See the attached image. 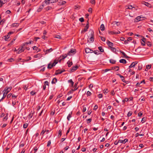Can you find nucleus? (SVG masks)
Segmentation results:
<instances>
[{
	"label": "nucleus",
	"instance_id": "nucleus-1",
	"mask_svg": "<svg viewBox=\"0 0 153 153\" xmlns=\"http://www.w3.org/2000/svg\"><path fill=\"white\" fill-rule=\"evenodd\" d=\"M94 32H92L91 34V36L90 38L88 40V42H93L94 41Z\"/></svg>",
	"mask_w": 153,
	"mask_h": 153
},
{
	"label": "nucleus",
	"instance_id": "nucleus-2",
	"mask_svg": "<svg viewBox=\"0 0 153 153\" xmlns=\"http://www.w3.org/2000/svg\"><path fill=\"white\" fill-rule=\"evenodd\" d=\"M76 53V50L75 49H72L68 53V55L69 56L75 54Z\"/></svg>",
	"mask_w": 153,
	"mask_h": 153
},
{
	"label": "nucleus",
	"instance_id": "nucleus-3",
	"mask_svg": "<svg viewBox=\"0 0 153 153\" xmlns=\"http://www.w3.org/2000/svg\"><path fill=\"white\" fill-rule=\"evenodd\" d=\"M4 94L3 97L0 100V102L1 101V100L4 98L6 97L7 94L9 92L6 89V88H5V89L4 90Z\"/></svg>",
	"mask_w": 153,
	"mask_h": 153
},
{
	"label": "nucleus",
	"instance_id": "nucleus-4",
	"mask_svg": "<svg viewBox=\"0 0 153 153\" xmlns=\"http://www.w3.org/2000/svg\"><path fill=\"white\" fill-rule=\"evenodd\" d=\"M78 68V67L76 65L74 67H73L72 68H71L69 70V72H73L75 71H76L77 68Z\"/></svg>",
	"mask_w": 153,
	"mask_h": 153
},
{
	"label": "nucleus",
	"instance_id": "nucleus-5",
	"mask_svg": "<svg viewBox=\"0 0 153 153\" xmlns=\"http://www.w3.org/2000/svg\"><path fill=\"white\" fill-rule=\"evenodd\" d=\"M143 18V17H141L140 16H138L135 19L134 21L136 22H137L139 21L142 20L141 19Z\"/></svg>",
	"mask_w": 153,
	"mask_h": 153
},
{
	"label": "nucleus",
	"instance_id": "nucleus-6",
	"mask_svg": "<svg viewBox=\"0 0 153 153\" xmlns=\"http://www.w3.org/2000/svg\"><path fill=\"white\" fill-rule=\"evenodd\" d=\"M87 23L83 30V31L84 32H86L87 30L89 27V22L88 20L87 21Z\"/></svg>",
	"mask_w": 153,
	"mask_h": 153
},
{
	"label": "nucleus",
	"instance_id": "nucleus-7",
	"mask_svg": "<svg viewBox=\"0 0 153 153\" xmlns=\"http://www.w3.org/2000/svg\"><path fill=\"white\" fill-rule=\"evenodd\" d=\"M117 75L119 76L120 77L121 80L123 82H125L126 83H127L126 82V81L125 80L124 77L123 76H122L119 74H117Z\"/></svg>",
	"mask_w": 153,
	"mask_h": 153
},
{
	"label": "nucleus",
	"instance_id": "nucleus-8",
	"mask_svg": "<svg viewBox=\"0 0 153 153\" xmlns=\"http://www.w3.org/2000/svg\"><path fill=\"white\" fill-rule=\"evenodd\" d=\"M58 60L56 59L54 60L53 63H51V67H53L55 65L58 63Z\"/></svg>",
	"mask_w": 153,
	"mask_h": 153
},
{
	"label": "nucleus",
	"instance_id": "nucleus-9",
	"mask_svg": "<svg viewBox=\"0 0 153 153\" xmlns=\"http://www.w3.org/2000/svg\"><path fill=\"white\" fill-rule=\"evenodd\" d=\"M58 60L56 59L54 60L53 63H51V67H53L55 65L58 63Z\"/></svg>",
	"mask_w": 153,
	"mask_h": 153
},
{
	"label": "nucleus",
	"instance_id": "nucleus-10",
	"mask_svg": "<svg viewBox=\"0 0 153 153\" xmlns=\"http://www.w3.org/2000/svg\"><path fill=\"white\" fill-rule=\"evenodd\" d=\"M58 60L56 59L54 60L53 63H51V67H53L55 65L58 63Z\"/></svg>",
	"mask_w": 153,
	"mask_h": 153
},
{
	"label": "nucleus",
	"instance_id": "nucleus-11",
	"mask_svg": "<svg viewBox=\"0 0 153 153\" xmlns=\"http://www.w3.org/2000/svg\"><path fill=\"white\" fill-rule=\"evenodd\" d=\"M137 63V62H133L131 65L129 66V68L134 67L135 65Z\"/></svg>",
	"mask_w": 153,
	"mask_h": 153
},
{
	"label": "nucleus",
	"instance_id": "nucleus-12",
	"mask_svg": "<svg viewBox=\"0 0 153 153\" xmlns=\"http://www.w3.org/2000/svg\"><path fill=\"white\" fill-rule=\"evenodd\" d=\"M128 141V140L127 139H125L124 140H119V142L120 143H125L126 142Z\"/></svg>",
	"mask_w": 153,
	"mask_h": 153
},
{
	"label": "nucleus",
	"instance_id": "nucleus-13",
	"mask_svg": "<svg viewBox=\"0 0 153 153\" xmlns=\"http://www.w3.org/2000/svg\"><path fill=\"white\" fill-rule=\"evenodd\" d=\"M107 43L108 45L109 46L110 48L112 47V46H113V44L110 42L109 40H108L107 41Z\"/></svg>",
	"mask_w": 153,
	"mask_h": 153
},
{
	"label": "nucleus",
	"instance_id": "nucleus-14",
	"mask_svg": "<svg viewBox=\"0 0 153 153\" xmlns=\"http://www.w3.org/2000/svg\"><path fill=\"white\" fill-rule=\"evenodd\" d=\"M25 49H22L20 48H19L18 49V51L17 53L19 54L23 51H25Z\"/></svg>",
	"mask_w": 153,
	"mask_h": 153
},
{
	"label": "nucleus",
	"instance_id": "nucleus-15",
	"mask_svg": "<svg viewBox=\"0 0 153 153\" xmlns=\"http://www.w3.org/2000/svg\"><path fill=\"white\" fill-rule=\"evenodd\" d=\"M53 51V49L52 48H51L45 51V50H44V51L45 52V54H47L48 53H50L52 51Z\"/></svg>",
	"mask_w": 153,
	"mask_h": 153
},
{
	"label": "nucleus",
	"instance_id": "nucleus-16",
	"mask_svg": "<svg viewBox=\"0 0 153 153\" xmlns=\"http://www.w3.org/2000/svg\"><path fill=\"white\" fill-rule=\"evenodd\" d=\"M120 52L122 53L123 55V56H122L123 57H125L126 58H129V57L127 56V55L125 54V53L123 51H120Z\"/></svg>",
	"mask_w": 153,
	"mask_h": 153
},
{
	"label": "nucleus",
	"instance_id": "nucleus-17",
	"mask_svg": "<svg viewBox=\"0 0 153 153\" xmlns=\"http://www.w3.org/2000/svg\"><path fill=\"white\" fill-rule=\"evenodd\" d=\"M34 113V111H31L30 112V114L28 116V118L30 119L32 117Z\"/></svg>",
	"mask_w": 153,
	"mask_h": 153
},
{
	"label": "nucleus",
	"instance_id": "nucleus-18",
	"mask_svg": "<svg viewBox=\"0 0 153 153\" xmlns=\"http://www.w3.org/2000/svg\"><path fill=\"white\" fill-rule=\"evenodd\" d=\"M44 7V5L43 4H42V5H41L39 8L37 9V11L38 12H40L43 9V8Z\"/></svg>",
	"mask_w": 153,
	"mask_h": 153
},
{
	"label": "nucleus",
	"instance_id": "nucleus-19",
	"mask_svg": "<svg viewBox=\"0 0 153 153\" xmlns=\"http://www.w3.org/2000/svg\"><path fill=\"white\" fill-rule=\"evenodd\" d=\"M91 50L90 49L88 48H86L85 49V52L86 53H92V52H91Z\"/></svg>",
	"mask_w": 153,
	"mask_h": 153
},
{
	"label": "nucleus",
	"instance_id": "nucleus-20",
	"mask_svg": "<svg viewBox=\"0 0 153 153\" xmlns=\"http://www.w3.org/2000/svg\"><path fill=\"white\" fill-rule=\"evenodd\" d=\"M66 3V2L63 1H60L58 2V5H62L65 4Z\"/></svg>",
	"mask_w": 153,
	"mask_h": 153
},
{
	"label": "nucleus",
	"instance_id": "nucleus-21",
	"mask_svg": "<svg viewBox=\"0 0 153 153\" xmlns=\"http://www.w3.org/2000/svg\"><path fill=\"white\" fill-rule=\"evenodd\" d=\"M60 71V70H56V72L55 73V75H58L59 74H61L64 71H65V70H62V71H60V72H57L58 71Z\"/></svg>",
	"mask_w": 153,
	"mask_h": 153
},
{
	"label": "nucleus",
	"instance_id": "nucleus-22",
	"mask_svg": "<svg viewBox=\"0 0 153 153\" xmlns=\"http://www.w3.org/2000/svg\"><path fill=\"white\" fill-rule=\"evenodd\" d=\"M7 1L4 0H0V7H1L3 4L5 3Z\"/></svg>",
	"mask_w": 153,
	"mask_h": 153
},
{
	"label": "nucleus",
	"instance_id": "nucleus-23",
	"mask_svg": "<svg viewBox=\"0 0 153 153\" xmlns=\"http://www.w3.org/2000/svg\"><path fill=\"white\" fill-rule=\"evenodd\" d=\"M33 50H36L37 51V52H39L40 51V49L39 48H38L36 46H34L33 47Z\"/></svg>",
	"mask_w": 153,
	"mask_h": 153
},
{
	"label": "nucleus",
	"instance_id": "nucleus-24",
	"mask_svg": "<svg viewBox=\"0 0 153 153\" xmlns=\"http://www.w3.org/2000/svg\"><path fill=\"white\" fill-rule=\"evenodd\" d=\"M119 62L121 63L126 64L127 62L126 60L124 59H122L120 60Z\"/></svg>",
	"mask_w": 153,
	"mask_h": 153
},
{
	"label": "nucleus",
	"instance_id": "nucleus-25",
	"mask_svg": "<svg viewBox=\"0 0 153 153\" xmlns=\"http://www.w3.org/2000/svg\"><path fill=\"white\" fill-rule=\"evenodd\" d=\"M120 32L119 31H118L117 32H116L114 31H111L110 32V34H118L120 33Z\"/></svg>",
	"mask_w": 153,
	"mask_h": 153
},
{
	"label": "nucleus",
	"instance_id": "nucleus-26",
	"mask_svg": "<svg viewBox=\"0 0 153 153\" xmlns=\"http://www.w3.org/2000/svg\"><path fill=\"white\" fill-rule=\"evenodd\" d=\"M57 79L56 78H54L52 80L51 83L52 84H55L57 82Z\"/></svg>",
	"mask_w": 153,
	"mask_h": 153
},
{
	"label": "nucleus",
	"instance_id": "nucleus-27",
	"mask_svg": "<svg viewBox=\"0 0 153 153\" xmlns=\"http://www.w3.org/2000/svg\"><path fill=\"white\" fill-rule=\"evenodd\" d=\"M100 30L102 31H103V30H104L105 26H104V25L103 24H102L101 25L100 27Z\"/></svg>",
	"mask_w": 153,
	"mask_h": 153
},
{
	"label": "nucleus",
	"instance_id": "nucleus-28",
	"mask_svg": "<svg viewBox=\"0 0 153 153\" xmlns=\"http://www.w3.org/2000/svg\"><path fill=\"white\" fill-rule=\"evenodd\" d=\"M151 65H148L146 66V68L145 69L146 71H148V70L151 68Z\"/></svg>",
	"mask_w": 153,
	"mask_h": 153
},
{
	"label": "nucleus",
	"instance_id": "nucleus-29",
	"mask_svg": "<svg viewBox=\"0 0 153 153\" xmlns=\"http://www.w3.org/2000/svg\"><path fill=\"white\" fill-rule=\"evenodd\" d=\"M145 4L147 6V7L151 8L152 7V5H151L149 3H148V2H145Z\"/></svg>",
	"mask_w": 153,
	"mask_h": 153
},
{
	"label": "nucleus",
	"instance_id": "nucleus-30",
	"mask_svg": "<svg viewBox=\"0 0 153 153\" xmlns=\"http://www.w3.org/2000/svg\"><path fill=\"white\" fill-rule=\"evenodd\" d=\"M28 84L24 85H23V88L25 90V91L27 90V88H28Z\"/></svg>",
	"mask_w": 153,
	"mask_h": 153
},
{
	"label": "nucleus",
	"instance_id": "nucleus-31",
	"mask_svg": "<svg viewBox=\"0 0 153 153\" xmlns=\"http://www.w3.org/2000/svg\"><path fill=\"white\" fill-rule=\"evenodd\" d=\"M8 114L7 113L6 114V115L4 117L3 119V121H6L8 119L7 116Z\"/></svg>",
	"mask_w": 153,
	"mask_h": 153
},
{
	"label": "nucleus",
	"instance_id": "nucleus-32",
	"mask_svg": "<svg viewBox=\"0 0 153 153\" xmlns=\"http://www.w3.org/2000/svg\"><path fill=\"white\" fill-rule=\"evenodd\" d=\"M110 63L112 64H114L116 63V61L113 59H111L109 60Z\"/></svg>",
	"mask_w": 153,
	"mask_h": 153
},
{
	"label": "nucleus",
	"instance_id": "nucleus-33",
	"mask_svg": "<svg viewBox=\"0 0 153 153\" xmlns=\"http://www.w3.org/2000/svg\"><path fill=\"white\" fill-rule=\"evenodd\" d=\"M41 57V55L39 53L37 55H36L34 56V57L35 58H40Z\"/></svg>",
	"mask_w": 153,
	"mask_h": 153
},
{
	"label": "nucleus",
	"instance_id": "nucleus-34",
	"mask_svg": "<svg viewBox=\"0 0 153 153\" xmlns=\"http://www.w3.org/2000/svg\"><path fill=\"white\" fill-rule=\"evenodd\" d=\"M67 64H68V66L70 67L72 65L73 63L72 62H70L69 61H68L67 62Z\"/></svg>",
	"mask_w": 153,
	"mask_h": 153
},
{
	"label": "nucleus",
	"instance_id": "nucleus-35",
	"mask_svg": "<svg viewBox=\"0 0 153 153\" xmlns=\"http://www.w3.org/2000/svg\"><path fill=\"white\" fill-rule=\"evenodd\" d=\"M68 81L69 83H70L71 84L72 86H73V85H74V82L73 81L72 79H70L68 80Z\"/></svg>",
	"mask_w": 153,
	"mask_h": 153
},
{
	"label": "nucleus",
	"instance_id": "nucleus-36",
	"mask_svg": "<svg viewBox=\"0 0 153 153\" xmlns=\"http://www.w3.org/2000/svg\"><path fill=\"white\" fill-rule=\"evenodd\" d=\"M111 49L112 51H113L114 52L116 53L117 52V51H118L117 50H116V48H114L111 47Z\"/></svg>",
	"mask_w": 153,
	"mask_h": 153
},
{
	"label": "nucleus",
	"instance_id": "nucleus-37",
	"mask_svg": "<svg viewBox=\"0 0 153 153\" xmlns=\"http://www.w3.org/2000/svg\"><path fill=\"white\" fill-rule=\"evenodd\" d=\"M127 8L130 9H131L133 8H134V9H135L134 7H133L131 5H129Z\"/></svg>",
	"mask_w": 153,
	"mask_h": 153
},
{
	"label": "nucleus",
	"instance_id": "nucleus-38",
	"mask_svg": "<svg viewBox=\"0 0 153 153\" xmlns=\"http://www.w3.org/2000/svg\"><path fill=\"white\" fill-rule=\"evenodd\" d=\"M50 0H45V4H49L50 3H51Z\"/></svg>",
	"mask_w": 153,
	"mask_h": 153
},
{
	"label": "nucleus",
	"instance_id": "nucleus-39",
	"mask_svg": "<svg viewBox=\"0 0 153 153\" xmlns=\"http://www.w3.org/2000/svg\"><path fill=\"white\" fill-rule=\"evenodd\" d=\"M32 41H30L29 42H25L24 43V44H25V45L26 46V45H27L28 44H31L32 43Z\"/></svg>",
	"mask_w": 153,
	"mask_h": 153
},
{
	"label": "nucleus",
	"instance_id": "nucleus-40",
	"mask_svg": "<svg viewBox=\"0 0 153 153\" xmlns=\"http://www.w3.org/2000/svg\"><path fill=\"white\" fill-rule=\"evenodd\" d=\"M62 130L61 129H60L59 131H58V133H59L58 136L59 137H61V135L62 134Z\"/></svg>",
	"mask_w": 153,
	"mask_h": 153
},
{
	"label": "nucleus",
	"instance_id": "nucleus-41",
	"mask_svg": "<svg viewBox=\"0 0 153 153\" xmlns=\"http://www.w3.org/2000/svg\"><path fill=\"white\" fill-rule=\"evenodd\" d=\"M98 49L101 52H104V50L102 48V47H98Z\"/></svg>",
	"mask_w": 153,
	"mask_h": 153
},
{
	"label": "nucleus",
	"instance_id": "nucleus-42",
	"mask_svg": "<svg viewBox=\"0 0 153 153\" xmlns=\"http://www.w3.org/2000/svg\"><path fill=\"white\" fill-rule=\"evenodd\" d=\"M146 120V118L145 117H143L142 118V120H141V122L142 123L145 122Z\"/></svg>",
	"mask_w": 153,
	"mask_h": 153
},
{
	"label": "nucleus",
	"instance_id": "nucleus-43",
	"mask_svg": "<svg viewBox=\"0 0 153 153\" xmlns=\"http://www.w3.org/2000/svg\"><path fill=\"white\" fill-rule=\"evenodd\" d=\"M52 67H51V63L50 62L48 65V69H51L52 68Z\"/></svg>",
	"mask_w": 153,
	"mask_h": 153
},
{
	"label": "nucleus",
	"instance_id": "nucleus-44",
	"mask_svg": "<svg viewBox=\"0 0 153 153\" xmlns=\"http://www.w3.org/2000/svg\"><path fill=\"white\" fill-rule=\"evenodd\" d=\"M19 25V24L18 23H13L12 24V26L13 27H17Z\"/></svg>",
	"mask_w": 153,
	"mask_h": 153
},
{
	"label": "nucleus",
	"instance_id": "nucleus-45",
	"mask_svg": "<svg viewBox=\"0 0 153 153\" xmlns=\"http://www.w3.org/2000/svg\"><path fill=\"white\" fill-rule=\"evenodd\" d=\"M77 83H78V82H77V83L76 82L75 84V85H74V91H76V90L78 88L77 87Z\"/></svg>",
	"mask_w": 153,
	"mask_h": 153
},
{
	"label": "nucleus",
	"instance_id": "nucleus-46",
	"mask_svg": "<svg viewBox=\"0 0 153 153\" xmlns=\"http://www.w3.org/2000/svg\"><path fill=\"white\" fill-rule=\"evenodd\" d=\"M71 113H72L71 112V114H69L67 117V118L68 120V121L70 120V118L71 117Z\"/></svg>",
	"mask_w": 153,
	"mask_h": 153
},
{
	"label": "nucleus",
	"instance_id": "nucleus-47",
	"mask_svg": "<svg viewBox=\"0 0 153 153\" xmlns=\"http://www.w3.org/2000/svg\"><path fill=\"white\" fill-rule=\"evenodd\" d=\"M36 94V92H35V91H31L30 92V94L32 96H33L35 95Z\"/></svg>",
	"mask_w": 153,
	"mask_h": 153
},
{
	"label": "nucleus",
	"instance_id": "nucleus-48",
	"mask_svg": "<svg viewBox=\"0 0 153 153\" xmlns=\"http://www.w3.org/2000/svg\"><path fill=\"white\" fill-rule=\"evenodd\" d=\"M28 126V124L27 123H25L24 124L23 127L24 128H26Z\"/></svg>",
	"mask_w": 153,
	"mask_h": 153
},
{
	"label": "nucleus",
	"instance_id": "nucleus-49",
	"mask_svg": "<svg viewBox=\"0 0 153 153\" xmlns=\"http://www.w3.org/2000/svg\"><path fill=\"white\" fill-rule=\"evenodd\" d=\"M142 65H141L139 64L138 66V70H140L142 69Z\"/></svg>",
	"mask_w": 153,
	"mask_h": 153
},
{
	"label": "nucleus",
	"instance_id": "nucleus-50",
	"mask_svg": "<svg viewBox=\"0 0 153 153\" xmlns=\"http://www.w3.org/2000/svg\"><path fill=\"white\" fill-rule=\"evenodd\" d=\"M92 119L91 118H89L87 120V123L88 124L90 123Z\"/></svg>",
	"mask_w": 153,
	"mask_h": 153
},
{
	"label": "nucleus",
	"instance_id": "nucleus-51",
	"mask_svg": "<svg viewBox=\"0 0 153 153\" xmlns=\"http://www.w3.org/2000/svg\"><path fill=\"white\" fill-rule=\"evenodd\" d=\"M4 37L5 38V40L7 41L6 39H8L10 37V35L8 33V34L4 36Z\"/></svg>",
	"mask_w": 153,
	"mask_h": 153
},
{
	"label": "nucleus",
	"instance_id": "nucleus-52",
	"mask_svg": "<svg viewBox=\"0 0 153 153\" xmlns=\"http://www.w3.org/2000/svg\"><path fill=\"white\" fill-rule=\"evenodd\" d=\"M128 98H125L124 100H123L122 102L124 103L125 102H127L128 101Z\"/></svg>",
	"mask_w": 153,
	"mask_h": 153
},
{
	"label": "nucleus",
	"instance_id": "nucleus-53",
	"mask_svg": "<svg viewBox=\"0 0 153 153\" xmlns=\"http://www.w3.org/2000/svg\"><path fill=\"white\" fill-rule=\"evenodd\" d=\"M38 150V148L36 146H35L34 148V153H36V152Z\"/></svg>",
	"mask_w": 153,
	"mask_h": 153
},
{
	"label": "nucleus",
	"instance_id": "nucleus-54",
	"mask_svg": "<svg viewBox=\"0 0 153 153\" xmlns=\"http://www.w3.org/2000/svg\"><path fill=\"white\" fill-rule=\"evenodd\" d=\"M93 52L96 54L98 55L99 54V51L98 50L94 51Z\"/></svg>",
	"mask_w": 153,
	"mask_h": 153
},
{
	"label": "nucleus",
	"instance_id": "nucleus-55",
	"mask_svg": "<svg viewBox=\"0 0 153 153\" xmlns=\"http://www.w3.org/2000/svg\"><path fill=\"white\" fill-rule=\"evenodd\" d=\"M58 0H50L51 3H54L57 2Z\"/></svg>",
	"mask_w": 153,
	"mask_h": 153
},
{
	"label": "nucleus",
	"instance_id": "nucleus-56",
	"mask_svg": "<svg viewBox=\"0 0 153 153\" xmlns=\"http://www.w3.org/2000/svg\"><path fill=\"white\" fill-rule=\"evenodd\" d=\"M5 22V20L4 19L2 20L1 22H0V25H2Z\"/></svg>",
	"mask_w": 153,
	"mask_h": 153
},
{
	"label": "nucleus",
	"instance_id": "nucleus-57",
	"mask_svg": "<svg viewBox=\"0 0 153 153\" xmlns=\"http://www.w3.org/2000/svg\"><path fill=\"white\" fill-rule=\"evenodd\" d=\"M91 93L89 91H88L86 93V94L88 96H90L91 95Z\"/></svg>",
	"mask_w": 153,
	"mask_h": 153
},
{
	"label": "nucleus",
	"instance_id": "nucleus-58",
	"mask_svg": "<svg viewBox=\"0 0 153 153\" xmlns=\"http://www.w3.org/2000/svg\"><path fill=\"white\" fill-rule=\"evenodd\" d=\"M98 97L99 98H101L102 97V94H100L98 95Z\"/></svg>",
	"mask_w": 153,
	"mask_h": 153
},
{
	"label": "nucleus",
	"instance_id": "nucleus-59",
	"mask_svg": "<svg viewBox=\"0 0 153 153\" xmlns=\"http://www.w3.org/2000/svg\"><path fill=\"white\" fill-rule=\"evenodd\" d=\"M45 131L44 130H43L40 134V135H42V137L43 136L44 134L45 133Z\"/></svg>",
	"mask_w": 153,
	"mask_h": 153
},
{
	"label": "nucleus",
	"instance_id": "nucleus-60",
	"mask_svg": "<svg viewBox=\"0 0 153 153\" xmlns=\"http://www.w3.org/2000/svg\"><path fill=\"white\" fill-rule=\"evenodd\" d=\"M79 20L81 22H83L84 21V18L83 17H81L79 19Z\"/></svg>",
	"mask_w": 153,
	"mask_h": 153
},
{
	"label": "nucleus",
	"instance_id": "nucleus-61",
	"mask_svg": "<svg viewBox=\"0 0 153 153\" xmlns=\"http://www.w3.org/2000/svg\"><path fill=\"white\" fill-rule=\"evenodd\" d=\"M111 94L112 95H114L115 94V93L114 91V90H112L111 91Z\"/></svg>",
	"mask_w": 153,
	"mask_h": 153
},
{
	"label": "nucleus",
	"instance_id": "nucleus-62",
	"mask_svg": "<svg viewBox=\"0 0 153 153\" xmlns=\"http://www.w3.org/2000/svg\"><path fill=\"white\" fill-rule=\"evenodd\" d=\"M12 88V87H10L9 88H7V89H6L9 92H10L11 91Z\"/></svg>",
	"mask_w": 153,
	"mask_h": 153
},
{
	"label": "nucleus",
	"instance_id": "nucleus-63",
	"mask_svg": "<svg viewBox=\"0 0 153 153\" xmlns=\"http://www.w3.org/2000/svg\"><path fill=\"white\" fill-rule=\"evenodd\" d=\"M100 38H101V40L102 41H103V42L105 41V37H102V36H100Z\"/></svg>",
	"mask_w": 153,
	"mask_h": 153
},
{
	"label": "nucleus",
	"instance_id": "nucleus-64",
	"mask_svg": "<svg viewBox=\"0 0 153 153\" xmlns=\"http://www.w3.org/2000/svg\"><path fill=\"white\" fill-rule=\"evenodd\" d=\"M114 69H115L116 71H117L119 69V67L118 66H116L115 67Z\"/></svg>",
	"mask_w": 153,
	"mask_h": 153
}]
</instances>
